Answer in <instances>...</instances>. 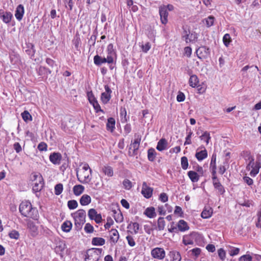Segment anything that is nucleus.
Returning <instances> with one entry per match:
<instances>
[{"instance_id": "a211bd4d", "label": "nucleus", "mask_w": 261, "mask_h": 261, "mask_svg": "<svg viewBox=\"0 0 261 261\" xmlns=\"http://www.w3.org/2000/svg\"><path fill=\"white\" fill-rule=\"evenodd\" d=\"M212 179L214 188L218 191L220 194H223L225 192V190L217 177L216 176L212 177Z\"/></svg>"}, {"instance_id": "79ce46f5", "label": "nucleus", "mask_w": 261, "mask_h": 261, "mask_svg": "<svg viewBox=\"0 0 261 261\" xmlns=\"http://www.w3.org/2000/svg\"><path fill=\"white\" fill-rule=\"evenodd\" d=\"M120 116L121 117V121L122 123H125L127 121L126 118V111L125 108H121L120 109Z\"/></svg>"}, {"instance_id": "6e6552de", "label": "nucleus", "mask_w": 261, "mask_h": 261, "mask_svg": "<svg viewBox=\"0 0 261 261\" xmlns=\"http://www.w3.org/2000/svg\"><path fill=\"white\" fill-rule=\"evenodd\" d=\"M75 225L81 226L85 222L86 212L84 210H79L72 214Z\"/></svg>"}, {"instance_id": "052dcab7", "label": "nucleus", "mask_w": 261, "mask_h": 261, "mask_svg": "<svg viewBox=\"0 0 261 261\" xmlns=\"http://www.w3.org/2000/svg\"><path fill=\"white\" fill-rule=\"evenodd\" d=\"M159 199L163 202H165L168 201V197L165 193H162L159 197Z\"/></svg>"}, {"instance_id": "a878e982", "label": "nucleus", "mask_w": 261, "mask_h": 261, "mask_svg": "<svg viewBox=\"0 0 261 261\" xmlns=\"http://www.w3.org/2000/svg\"><path fill=\"white\" fill-rule=\"evenodd\" d=\"M169 261H180L181 257L180 254L177 251H171L169 254Z\"/></svg>"}, {"instance_id": "5fc2aeb1", "label": "nucleus", "mask_w": 261, "mask_h": 261, "mask_svg": "<svg viewBox=\"0 0 261 261\" xmlns=\"http://www.w3.org/2000/svg\"><path fill=\"white\" fill-rule=\"evenodd\" d=\"M47 145L44 142H41L38 145V149L40 151L47 150Z\"/></svg>"}, {"instance_id": "4d7b16f0", "label": "nucleus", "mask_w": 261, "mask_h": 261, "mask_svg": "<svg viewBox=\"0 0 261 261\" xmlns=\"http://www.w3.org/2000/svg\"><path fill=\"white\" fill-rule=\"evenodd\" d=\"M84 229L86 232L91 233L93 231L94 228L90 223H87L85 225Z\"/></svg>"}, {"instance_id": "8fccbe9b", "label": "nucleus", "mask_w": 261, "mask_h": 261, "mask_svg": "<svg viewBox=\"0 0 261 261\" xmlns=\"http://www.w3.org/2000/svg\"><path fill=\"white\" fill-rule=\"evenodd\" d=\"M215 17L213 16H210L205 19L206 25L207 27L212 26L214 24Z\"/></svg>"}, {"instance_id": "1a4fd4ad", "label": "nucleus", "mask_w": 261, "mask_h": 261, "mask_svg": "<svg viewBox=\"0 0 261 261\" xmlns=\"http://www.w3.org/2000/svg\"><path fill=\"white\" fill-rule=\"evenodd\" d=\"M196 53L198 58L204 59L210 56V49L205 46H201L196 49Z\"/></svg>"}, {"instance_id": "7ed1b4c3", "label": "nucleus", "mask_w": 261, "mask_h": 261, "mask_svg": "<svg viewBox=\"0 0 261 261\" xmlns=\"http://www.w3.org/2000/svg\"><path fill=\"white\" fill-rule=\"evenodd\" d=\"M19 210L24 217L37 220L39 217L38 210L33 207L32 204L28 201H22L19 205Z\"/></svg>"}, {"instance_id": "f03ea898", "label": "nucleus", "mask_w": 261, "mask_h": 261, "mask_svg": "<svg viewBox=\"0 0 261 261\" xmlns=\"http://www.w3.org/2000/svg\"><path fill=\"white\" fill-rule=\"evenodd\" d=\"M107 57H102L99 55L94 57V63L97 66H100L103 63L113 64L116 59V53L112 44H109L107 48Z\"/></svg>"}, {"instance_id": "69168bd1", "label": "nucleus", "mask_w": 261, "mask_h": 261, "mask_svg": "<svg viewBox=\"0 0 261 261\" xmlns=\"http://www.w3.org/2000/svg\"><path fill=\"white\" fill-rule=\"evenodd\" d=\"M14 148L17 153H19L21 151V147L19 143L18 142L14 143Z\"/></svg>"}, {"instance_id": "2f4dec72", "label": "nucleus", "mask_w": 261, "mask_h": 261, "mask_svg": "<svg viewBox=\"0 0 261 261\" xmlns=\"http://www.w3.org/2000/svg\"><path fill=\"white\" fill-rule=\"evenodd\" d=\"M102 171L109 177H112L114 175L113 169L111 166H105L102 168Z\"/></svg>"}, {"instance_id": "473e14b6", "label": "nucleus", "mask_w": 261, "mask_h": 261, "mask_svg": "<svg viewBox=\"0 0 261 261\" xmlns=\"http://www.w3.org/2000/svg\"><path fill=\"white\" fill-rule=\"evenodd\" d=\"M144 214L146 215L149 218H154L156 216L155 208L153 207H150L147 208L145 211L144 212Z\"/></svg>"}, {"instance_id": "412c9836", "label": "nucleus", "mask_w": 261, "mask_h": 261, "mask_svg": "<svg viewBox=\"0 0 261 261\" xmlns=\"http://www.w3.org/2000/svg\"><path fill=\"white\" fill-rule=\"evenodd\" d=\"M139 228L140 225L137 222H131L128 224L127 226L128 231L130 232L131 233L135 234H136L138 232Z\"/></svg>"}, {"instance_id": "2eb2a0df", "label": "nucleus", "mask_w": 261, "mask_h": 261, "mask_svg": "<svg viewBox=\"0 0 261 261\" xmlns=\"http://www.w3.org/2000/svg\"><path fill=\"white\" fill-rule=\"evenodd\" d=\"M161 21L163 24H166L168 22V13L165 6H161L159 9Z\"/></svg>"}, {"instance_id": "cd10ccee", "label": "nucleus", "mask_w": 261, "mask_h": 261, "mask_svg": "<svg viewBox=\"0 0 261 261\" xmlns=\"http://www.w3.org/2000/svg\"><path fill=\"white\" fill-rule=\"evenodd\" d=\"M91 201L90 196L88 195L84 194L81 197L80 202L82 205H87L91 202Z\"/></svg>"}, {"instance_id": "f704fd0d", "label": "nucleus", "mask_w": 261, "mask_h": 261, "mask_svg": "<svg viewBox=\"0 0 261 261\" xmlns=\"http://www.w3.org/2000/svg\"><path fill=\"white\" fill-rule=\"evenodd\" d=\"M84 187L81 185H75L73 187V191L74 194L79 196L81 195L84 191Z\"/></svg>"}, {"instance_id": "680f3d73", "label": "nucleus", "mask_w": 261, "mask_h": 261, "mask_svg": "<svg viewBox=\"0 0 261 261\" xmlns=\"http://www.w3.org/2000/svg\"><path fill=\"white\" fill-rule=\"evenodd\" d=\"M243 180L249 186H251L253 184V179L248 176H244L243 177Z\"/></svg>"}, {"instance_id": "f257e3e1", "label": "nucleus", "mask_w": 261, "mask_h": 261, "mask_svg": "<svg viewBox=\"0 0 261 261\" xmlns=\"http://www.w3.org/2000/svg\"><path fill=\"white\" fill-rule=\"evenodd\" d=\"M246 161V170L250 171V175L252 177H255L259 172L261 168V155L258 154L256 157V161H254V157L250 152H246L245 156Z\"/></svg>"}, {"instance_id": "423d86ee", "label": "nucleus", "mask_w": 261, "mask_h": 261, "mask_svg": "<svg viewBox=\"0 0 261 261\" xmlns=\"http://www.w3.org/2000/svg\"><path fill=\"white\" fill-rule=\"evenodd\" d=\"M32 180L34 181L33 191L38 192L41 190L43 187L44 182L42 176L40 173H33L31 175Z\"/></svg>"}, {"instance_id": "f8f14e48", "label": "nucleus", "mask_w": 261, "mask_h": 261, "mask_svg": "<svg viewBox=\"0 0 261 261\" xmlns=\"http://www.w3.org/2000/svg\"><path fill=\"white\" fill-rule=\"evenodd\" d=\"M105 92H102L101 94V100L102 102L106 104L111 99V94L112 90L109 88L108 85L105 86Z\"/></svg>"}, {"instance_id": "c756f323", "label": "nucleus", "mask_w": 261, "mask_h": 261, "mask_svg": "<svg viewBox=\"0 0 261 261\" xmlns=\"http://www.w3.org/2000/svg\"><path fill=\"white\" fill-rule=\"evenodd\" d=\"M189 82L190 86L194 88L198 86L199 80L198 77L194 74L190 76Z\"/></svg>"}, {"instance_id": "bf43d9fd", "label": "nucleus", "mask_w": 261, "mask_h": 261, "mask_svg": "<svg viewBox=\"0 0 261 261\" xmlns=\"http://www.w3.org/2000/svg\"><path fill=\"white\" fill-rule=\"evenodd\" d=\"M113 224V221L111 217H108L107 219V223L105 225L106 229H109L111 226Z\"/></svg>"}, {"instance_id": "9b49d317", "label": "nucleus", "mask_w": 261, "mask_h": 261, "mask_svg": "<svg viewBox=\"0 0 261 261\" xmlns=\"http://www.w3.org/2000/svg\"><path fill=\"white\" fill-rule=\"evenodd\" d=\"M88 215L91 220H94L96 223H99L102 221V217L100 214H98L94 208H91L88 211Z\"/></svg>"}, {"instance_id": "5701e85b", "label": "nucleus", "mask_w": 261, "mask_h": 261, "mask_svg": "<svg viewBox=\"0 0 261 261\" xmlns=\"http://www.w3.org/2000/svg\"><path fill=\"white\" fill-rule=\"evenodd\" d=\"M201 147L204 148V149L200 151H197L195 154V157L199 161L203 160L207 156V152L204 147L201 146Z\"/></svg>"}, {"instance_id": "13d9d810", "label": "nucleus", "mask_w": 261, "mask_h": 261, "mask_svg": "<svg viewBox=\"0 0 261 261\" xmlns=\"http://www.w3.org/2000/svg\"><path fill=\"white\" fill-rule=\"evenodd\" d=\"M176 99L178 102L184 101L185 99V94L181 92H179L177 95Z\"/></svg>"}, {"instance_id": "393cba45", "label": "nucleus", "mask_w": 261, "mask_h": 261, "mask_svg": "<svg viewBox=\"0 0 261 261\" xmlns=\"http://www.w3.org/2000/svg\"><path fill=\"white\" fill-rule=\"evenodd\" d=\"M119 239V233L116 229H112L110 232V243H116Z\"/></svg>"}, {"instance_id": "37998d69", "label": "nucleus", "mask_w": 261, "mask_h": 261, "mask_svg": "<svg viewBox=\"0 0 261 261\" xmlns=\"http://www.w3.org/2000/svg\"><path fill=\"white\" fill-rule=\"evenodd\" d=\"M181 166L184 170H186L189 166L188 160L186 156H182L181 158Z\"/></svg>"}, {"instance_id": "6e6d98bb", "label": "nucleus", "mask_w": 261, "mask_h": 261, "mask_svg": "<svg viewBox=\"0 0 261 261\" xmlns=\"http://www.w3.org/2000/svg\"><path fill=\"white\" fill-rule=\"evenodd\" d=\"M252 257L249 254H245L239 258V261H251Z\"/></svg>"}, {"instance_id": "864d4df0", "label": "nucleus", "mask_w": 261, "mask_h": 261, "mask_svg": "<svg viewBox=\"0 0 261 261\" xmlns=\"http://www.w3.org/2000/svg\"><path fill=\"white\" fill-rule=\"evenodd\" d=\"M151 48V45L149 42H146L145 44H142L141 48L144 53H147Z\"/></svg>"}, {"instance_id": "e433bc0d", "label": "nucleus", "mask_w": 261, "mask_h": 261, "mask_svg": "<svg viewBox=\"0 0 261 261\" xmlns=\"http://www.w3.org/2000/svg\"><path fill=\"white\" fill-rule=\"evenodd\" d=\"M156 152L154 149L151 148L148 150V159L150 161H153L156 157Z\"/></svg>"}, {"instance_id": "de8ad7c7", "label": "nucleus", "mask_w": 261, "mask_h": 261, "mask_svg": "<svg viewBox=\"0 0 261 261\" xmlns=\"http://www.w3.org/2000/svg\"><path fill=\"white\" fill-rule=\"evenodd\" d=\"M193 135V132L191 129L189 130V131L188 132V135L186 138V141L184 143V145H189L192 143L191 142V137Z\"/></svg>"}, {"instance_id": "6ab92c4d", "label": "nucleus", "mask_w": 261, "mask_h": 261, "mask_svg": "<svg viewBox=\"0 0 261 261\" xmlns=\"http://www.w3.org/2000/svg\"><path fill=\"white\" fill-rule=\"evenodd\" d=\"M24 13V7L21 4L19 5L17 7L16 10H15V16L16 18L18 21H20L21 20H22V19L23 18Z\"/></svg>"}, {"instance_id": "0eeeda50", "label": "nucleus", "mask_w": 261, "mask_h": 261, "mask_svg": "<svg viewBox=\"0 0 261 261\" xmlns=\"http://www.w3.org/2000/svg\"><path fill=\"white\" fill-rule=\"evenodd\" d=\"M101 252L99 248H91L87 251L86 261H97Z\"/></svg>"}, {"instance_id": "e2e57ef3", "label": "nucleus", "mask_w": 261, "mask_h": 261, "mask_svg": "<svg viewBox=\"0 0 261 261\" xmlns=\"http://www.w3.org/2000/svg\"><path fill=\"white\" fill-rule=\"evenodd\" d=\"M240 249L238 248H233L229 251V254L231 256H234L239 253Z\"/></svg>"}, {"instance_id": "dca6fc26", "label": "nucleus", "mask_w": 261, "mask_h": 261, "mask_svg": "<svg viewBox=\"0 0 261 261\" xmlns=\"http://www.w3.org/2000/svg\"><path fill=\"white\" fill-rule=\"evenodd\" d=\"M62 160V155L59 152H54L49 155L50 161L55 165H59Z\"/></svg>"}, {"instance_id": "603ef678", "label": "nucleus", "mask_w": 261, "mask_h": 261, "mask_svg": "<svg viewBox=\"0 0 261 261\" xmlns=\"http://www.w3.org/2000/svg\"><path fill=\"white\" fill-rule=\"evenodd\" d=\"M123 185L124 188L127 190L130 189L132 187V182L127 179H125L123 180Z\"/></svg>"}, {"instance_id": "b1692460", "label": "nucleus", "mask_w": 261, "mask_h": 261, "mask_svg": "<svg viewBox=\"0 0 261 261\" xmlns=\"http://www.w3.org/2000/svg\"><path fill=\"white\" fill-rule=\"evenodd\" d=\"M167 145L168 143L167 140L164 138H162L158 143L156 149L159 151H162L167 148Z\"/></svg>"}, {"instance_id": "c85d7f7f", "label": "nucleus", "mask_w": 261, "mask_h": 261, "mask_svg": "<svg viewBox=\"0 0 261 261\" xmlns=\"http://www.w3.org/2000/svg\"><path fill=\"white\" fill-rule=\"evenodd\" d=\"M213 214V210L212 208L208 207L205 208L201 214V216L204 219H207L211 217Z\"/></svg>"}, {"instance_id": "0e129e2a", "label": "nucleus", "mask_w": 261, "mask_h": 261, "mask_svg": "<svg viewBox=\"0 0 261 261\" xmlns=\"http://www.w3.org/2000/svg\"><path fill=\"white\" fill-rule=\"evenodd\" d=\"M225 252L223 249H220L218 250L219 256L222 260H224L225 258Z\"/></svg>"}, {"instance_id": "58836bf2", "label": "nucleus", "mask_w": 261, "mask_h": 261, "mask_svg": "<svg viewBox=\"0 0 261 261\" xmlns=\"http://www.w3.org/2000/svg\"><path fill=\"white\" fill-rule=\"evenodd\" d=\"M105 240L102 238H94L92 241V245H104Z\"/></svg>"}, {"instance_id": "c03bdc74", "label": "nucleus", "mask_w": 261, "mask_h": 261, "mask_svg": "<svg viewBox=\"0 0 261 261\" xmlns=\"http://www.w3.org/2000/svg\"><path fill=\"white\" fill-rule=\"evenodd\" d=\"M63 190V185L58 184L55 187V193L56 195H59L62 192Z\"/></svg>"}, {"instance_id": "ddd939ff", "label": "nucleus", "mask_w": 261, "mask_h": 261, "mask_svg": "<svg viewBox=\"0 0 261 261\" xmlns=\"http://www.w3.org/2000/svg\"><path fill=\"white\" fill-rule=\"evenodd\" d=\"M135 140L131 144L130 146L131 147L129 148V149H132V147L133 148V155H135L136 154V151L138 150L140 143L141 140V136L139 135L136 134L135 135Z\"/></svg>"}, {"instance_id": "7c9ffc66", "label": "nucleus", "mask_w": 261, "mask_h": 261, "mask_svg": "<svg viewBox=\"0 0 261 261\" xmlns=\"http://www.w3.org/2000/svg\"><path fill=\"white\" fill-rule=\"evenodd\" d=\"M188 175L193 182H197L199 179V175L195 171H190L188 172Z\"/></svg>"}, {"instance_id": "338daca9", "label": "nucleus", "mask_w": 261, "mask_h": 261, "mask_svg": "<svg viewBox=\"0 0 261 261\" xmlns=\"http://www.w3.org/2000/svg\"><path fill=\"white\" fill-rule=\"evenodd\" d=\"M94 108V109L96 110V111L97 112H99V111H102L101 110V108H100V107L98 103V102H97V101H95L94 103H93L92 104Z\"/></svg>"}, {"instance_id": "4be33fe9", "label": "nucleus", "mask_w": 261, "mask_h": 261, "mask_svg": "<svg viewBox=\"0 0 261 261\" xmlns=\"http://www.w3.org/2000/svg\"><path fill=\"white\" fill-rule=\"evenodd\" d=\"M177 231H185L189 229L187 223L184 220H180L177 224Z\"/></svg>"}, {"instance_id": "ea45409f", "label": "nucleus", "mask_w": 261, "mask_h": 261, "mask_svg": "<svg viewBox=\"0 0 261 261\" xmlns=\"http://www.w3.org/2000/svg\"><path fill=\"white\" fill-rule=\"evenodd\" d=\"M21 116L23 120L27 122L28 121H31L32 120V117L31 114L28 111H24L23 112L21 113Z\"/></svg>"}, {"instance_id": "49530a36", "label": "nucleus", "mask_w": 261, "mask_h": 261, "mask_svg": "<svg viewBox=\"0 0 261 261\" xmlns=\"http://www.w3.org/2000/svg\"><path fill=\"white\" fill-rule=\"evenodd\" d=\"M67 205L69 209L73 210L77 207L78 204L76 200H72L68 201Z\"/></svg>"}, {"instance_id": "c9c22d12", "label": "nucleus", "mask_w": 261, "mask_h": 261, "mask_svg": "<svg viewBox=\"0 0 261 261\" xmlns=\"http://www.w3.org/2000/svg\"><path fill=\"white\" fill-rule=\"evenodd\" d=\"M114 218L117 223H121L123 221V217L120 211H113Z\"/></svg>"}, {"instance_id": "9d476101", "label": "nucleus", "mask_w": 261, "mask_h": 261, "mask_svg": "<svg viewBox=\"0 0 261 261\" xmlns=\"http://www.w3.org/2000/svg\"><path fill=\"white\" fill-rule=\"evenodd\" d=\"M165 251L162 248L156 247L151 251V255L153 258L163 259L165 256Z\"/></svg>"}, {"instance_id": "a18cd8bd", "label": "nucleus", "mask_w": 261, "mask_h": 261, "mask_svg": "<svg viewBox=\"0 0 261 261\" xmlns=\"http://www.w3.org/2000/svg\"><path fill=\"white\" fill-rule=\"evenodd\" d=\"M231 41V37L229 34H226L224 35L223 38V41L224 45L226 46H228V45L229 44Z\"/></svg>"}, {"instance_id": "a19ab883", "label": "nucleus", "mask_w": 261, "mask_h": 261, "mask_svg": "<svg viewBox=\"0 0 261 261\" xmlns=\"http://www.w3.org/2000/svg\"><path fill=\"white\" fill-rule=\"evenodd\" d=\"M165 226V221L164 218L160 217L158 220V227L159 230H162L164 229Z\"/></svg>"}, {"instance_id": "4468645a", "label": "nucleus", "mask_w": 261, "mask_h": 261, "mask_svg": "<svg viewBox=\"0 0 261 261\" xmlns=\"http://www.w3.org/2000/svg\"><path fill=\"white\" fill-rule=\"evenodd\" d=\"M153 189L147 186L146 182H143L141 193L146 198H149L152 195Z\"/></svg>"}, {"instance_id": "774afa93", "label": "nucleus", "mask_w": 261, "mask_h": 261, "mask_svg": "<svg viewBox=\"0 0 261 261\" xmlns=\"http://www.w3.org/2000/svg\"><path fill=\"white\" fill-rule=\"evenodd\" d=\"M131 130H132V127H131L130 124H126L125 125L124 128V133L126 134H128L130 132Z\"/></svg>"}, {"instance_id": "09e8293b", "label": "nucleus", "mask_w": 261, "mask_h": 261, "mask_svg": "<svg viewBox=\"0 0 261 261\" xmlns=\"http://www.w3.org/2000/svg\"><path fill=\"white\" fill-rule=\"evenodd\" d=\"M9 236L11 239L17 240L19 237V233L17 231L13 230L9 233Z\"/></svg>"}, {"instance_id": "bb28decb", "label": "nucleus", "mask_w": 261, "mask_h": 261, "mask_svg": "<svg viewBox=\"0 0 261 261\" xmlns=\"http://www.w3.org/2000/svg\"><path fill=\"white\" fill-rule=\"evenodd\" d=\"M201 135L199 136V138L201 141H203L207 145L211 139L210 134L207 131L201 130Z\"/></svg>"}, {"instance_id": "39448f33", "label": "nucleus", "mask_w": 261, "mask_h": 261, "mask_svg": "<svg viewBox=\"0 0 261 261\" xmlns=\"http://www.w3.org/2000/svg\"><path fill=\"white\" fill-rule=\"evenodd\" d=\"M183 243L185 245H201L203 243V237L197 232H193L183 237Z\"/></svg>"}, {"instance_id": "f3484780", "label": "nucleus", "mask_w": 261, "mask_h": 261, "mask_svg": "<svg viewBox=\"0 0 261 261\" xmlns=\"http://www.w3.org/2000/svg\"><path fill=\"white\" fill-rule=\"evenodd\" d=\"M0 17L4 22L8 23L11 21L12 18L13 17V15L10 12L2 11L1 10Z\"/></svg>"}, {"instance_id": "aec40b11", "label": "nucleus", "mask_w": 261, "mask_h": 261, "mask_svg": "<svg viewBox=\"0 0 261 261\" xmlns=\"http://www.w3.org/2000/svg\"><path fill=\"white\" fill-rule=\"evenodd\" d=\"M27 227L28 228L31 232L32 235L35 236L38 232V226L36 225L35 223L31 220H27Z\"/></svg>"}, {"instance_id": "20e7f679", "label": "nucleus", "mask_w": 261, "mask_h": 261, "mask_svg": "<svg viewBox=\"0 0 261 261\" xmlns=\"http://www.w3.org/2000/svg\"><path fill=\"white\" fill-rule=\"evenodd\" d=\"M78 180L83 184H88L91 180L92 170L87 163L84 164L82 168L76 172Z\"/></svg>"}, {"instance_id": "72a5a7b5", "label": "nucleus", "mask_w": 261, "mask_h": 261, "mask_svg": "<svg viewBox=\"0 0 261 261\" xmlns=\"http://www.w3.org/2000/svg\"><path fill=\"white\" fill-rule=\"evenodd\" d=\"M115 120L114 118L111 117L108 119V122L107 123V129L113 132L115 128Z\"/></svg>"}, {"instance_id": "3c124183", "label": "nucleus", "mask_w": 261, "mask_h": 261, "mask_svg": "<svg viewBox=\"0 0 261 261\" xmlns=\"http://www.w3.org/2000/svg\"><path fill=\"white\" fill-rule=\"evenodd\" d=\"M87 95L88 100L91 104H92L95 101H97L92 91L88 92Z\"/></svg>"}, {"instance_id": "4c0bfd02", "label": "nucleus", "mask_w": 261, "mask_h": 261, "mask_svg": "<svg viewBox=\"0 0 261 261\" xmlns=\"http://www.w3.org/2000/svg\"><path fill=\"white\" fill-rule=\"evenodd\" d=\"M72 227V224L70 221H66L62 225V229L64 231L69 232Z\"/></svg>"}]
</instances>
